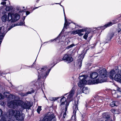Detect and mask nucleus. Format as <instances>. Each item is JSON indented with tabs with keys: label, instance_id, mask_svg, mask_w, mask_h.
Here are the masks:
<instances>
[{
	"label": "nucleus",
	"instance_id": "nucleus-9",
	"mask_svg": "<svg viewBox=\"0 0 121 121\" xmlns=\"http://www.w3.org/2000/svg\"><path fill=\"white\" fill-rule=\"evenodd\" d=\"M18 100H11L8 104V106L10 108H17L19 106L18 103Z\"/></svg>",
	"mask_w": 121,
	"mask_h": 121
},
{
	"label": "nucleus",
	"instance_id": "nucleus-30",
	"mask_svg": "<svg viewBox=\"0 0 121 121\" xmlns=\"http://www.w3.org/2000/svg\"><path fill=\"white\" fill-rule=\"evenodd\" d=\"M41 109V106H39L37 109V111L39 113L40 112Z\"/></svg>",
	"mask_w": 121,
	"mask_h": 121
},
{
	"label": "nucleus",
	"instance_id": "nucleus-10",
	"mask_svg": "<svg viewBox=\"0 0 121 121\" xmlns=\"http://www.w3.org/2000/svg\"><path fill=\"white\" fill-rule=\"evenodd\" d=\"M63 60H65L68 63H70L72 61L73 59L70 56L67 54H65L62 58Z\"/></svg>",
	"mask_w": 121,
	"mask_h": 121
},
{
	"label": "nucleus",
	"instance_id": "nucleus-25",
	"mask_svg": "<svg viewBox=\"0 0 121 121\" xmlns=\"http://www.w3.org/2000/svg\"><path fill=\"white\" fill-rule=\"evenodd\" d=\"M12 9V6H7L5 8V10L6 11H9L11 10Z\"/></svg>",
	"mask_w": 121,
	"mask_h": 121
},
{
	"label": "nucleus",
	"instance_id": "nucleus-34",
	"mask_svg": "<svg viewBox=\"0 0 121 121\" xmlns=\"http://www.w3.org/2000/svg\"><path fill=\"white\" fill-rule=\"evenodd\" d=\"M72 33L74 35H75L77 34H78V30H77L75 31H73Z\"/></svg>",
	"mask_w": 121,
	"mask_h": 121
},
{
	"label": "nucleus",
	"instance_id": "nucleus-51",
	"mask_svg": "<svg viewBox=\"0 0 121 121\" xmlns=\"http://www.w3.org/2000/svg\"><path fill=\"white\" fill-rule=\"evenodd\" d=\"M35 62L32 65L35 64Z\"/></svg>",
	"mask_w": 121,
	"mask_h": 121
},
{
	"label": "nucleus",
	"instance_id": "nucleus-29",
	"mask_svg": "<svg viewBox=\"0 0 121 121\" xmlns=\"http://www.w3.org/2000/svg\"><path fill=\"white\" fill-rule=\"evenodd\" d=\"M65 112H64V113L63 114V119L62 120L63 121H64V119L65 118V116L66 115V112L67 111V110L66 111H65Z\"/></svg>",
	"mask_w": 121,
	"mask_h": 121
},
{
	"label": "nucleus",
	"instance_id": "nucleus-49",
	"mask_svg": "<svg viewBox=\"0 0 121 121\" xmlns=\"http://www.w3.org/2000/svg\"><path fill=\"white\" fill-rule=\"evenodd\" d=\"M81 57V56H79V58H80Z\"/></svg>",
	"mask_w": 121,
	"mask_h": 121
},
{
	"label": "nucleus",
	"instance_id": "nucleus-50",
	"mask_svg": "<svg viewBox=\"0 0 121 121\" xmlns=\"http://www.w3.org/2000/svg\"><path fill=\"white\" fill-rule=\"evenodd\" d=\"M111 111H112V109H111Z\"/></svg>",
	"mask_w": 121,
	"mask_h": 121
},
{
	"label": "nucleus",
	"instance_id": "nucleus-22",
	"mask_svg": "<svg viewBox=\"0 0 121 121\" xmlns=\"http://www.w3.org/2000/svg\"><path fill=\"white\" fill-rule=\"evenodd\" d=\"M90 32L89 31H87L86 33L83 36V38L85 39L86 40L87 39V38L88 36V35L90 34Z\"/></svg>",
	"mask_w": 121,
	"mask_h": 121
},
{
	"label": "nucleus",
	"instance_id": "nucleus-26",
	"mask_svg": "<svg viewBox=\"0 0 121 121\" xmlns=\"http://www.w3.org/2000/svg\"><path fill=\"white\" fill-rule=\"evenodd\" d=\"M59 98V97H50L49 99L51 101L55 100Z\"/></svg>",
	"mask_w": 121,
	"mask_h": 121
},
{
	"label": "nucleus",
	"instance_id": "nucleus-40",
	"mask_svg": "<svg viewBox=\"0 0 121 121\" xmlns=\"http://www.w3.org/2000/svg\"><path fill=\"white\" fill-rule=\"evenodd\" d=\"M23 23L22 22H21L20 23L19 25L20 26H22L23 25Z\"/></svg>",
	"mask_w": 121,
	"mask_h": 121
},
{
	"label": "nucleus",
	"instance_id": "nucleus-45",
	"mask_svg": "<svg viewBox=\"0 0 121 121\" xmlns=\"http://www.w3.org/2000/svg\"><path fill=\"white\" fill-rule=\"evenodd\" d=\"M114 106H116V105H115V103H114Z\"/></svg>",
	"mask_w": 121,
	"mask_h": 121
},
{
	"label": "nucleus",
	"instance_id": "nucleus-54",
	"mask_svg": "<svg viewBox=\"0 0 121 121\" xmlns=\"http://www.w3.org/2000/svg\"><path fill=\"white\" fill-rule=\"evenodd\" d=\"M37 8H38V7H36V9H37Z\"/></svg>",
	"mask_w": 121,
	"mask_h": 121
},
{
	"label": "nucleus",
	"instance_id": "nucleus-3",
	"mask_svg": "<svg viewBox=\"0 0 121 121\" xmlns=\"http://www.w3.org/2000/svg\"><path fill=\"white\" fill-rule=\"evenodd\" d=\"M75 88L73 87L72 89L69 92V94L68 95L67 100L68 102L66 101V99L64 96H63L61 99L60 101L61 103L60 106L62 107H65V111L67 110V108L69 105V102L71 101L72 99V98L75 93Z\"/></svg>",
	"mask_w": 121,
	"mask_h": 121
},
{
	"label": "nucleus",
	"instance_id": "nucleus-19",
	"mask_svg": "<svg viewBox=\"0 0 121 121\" xmlns=\"http://www.w3.org/2000/svg\"><path fill=\"white\" fill-rule=\"evenodd\" d=\"M89 89L87 87H84L83 89V92L86 94L88 93L89 92Z\"/></svg>",
	"mask_w": 121,
	"mask_h": 121
},
{
	"label": "nucleus",
	"instance_id": "nucleus-16",
	"mask_svg": "<svg viewBox=\"0 0 121 121\" xmlns=\"http://www.w3.org/2000/svg\"><path fill=\"white\" fill-rule=\"evenodd\" d=\"M113 32L109 33V37L107 38L106 39L107 41L106 43H108L113 37Z\"/></svg>",
	"mask_w": 121,
	"mask_h": 121
},
{
	"label": "nucleus",
	"instance_id": "nucleus-38",
	"mask_svg": "<svg viewBox=\"0 0 121 121\" xmlns=\"http://www.w3.org/2000/svg\"><path fill=\"white\" fill-rule=\"evenodd\" d=\"M26 15H28V14H30V13L29 11H27L26 12Z\"/></svg>",
	"mask_w": 121,
	"mask_h": 121
},
{
	"label": "nucleus",
	"instance_id": "nucleus-4",
	"mask_svg": "<svg viewBox=\"0 0 121 121\" xmlns=\"http://www.w3.org/2000/svg\"><path fill=\"white\" fill-rule=\"evenodd\" d=\"M51 69H49L46 66H44L38 71L39 74L38 78H40L42 77L45 79L48 75Z\"/></svg>",
	"mask_w": 121,
	"mask_h": 121
},
{
	"label": "nucleus",
	"instance_id": "nucleus-24",
	"mask_svg": "<svg viewBox=\"0 0 121 121\" xmlns=\"http://www.w3.org/2000/svg\"><path fill=\"white\" fill-rule=\"evenodd\" d=\"M4 96L8 98V96L10 94L7 91H5L4 92Z\"/></svg>",
	"mask_w": 121,
	"mask_h": 121
},
{
	"label": "nucleus",
	"instance_id": "nucleus-43",
	"mask_svg": "<svg viewBox=\"0 0 121 121\" xmlns=\"http://www.w3.org/2000/svg\"><path fill=\"white\" fill-rule=\"evenodd\" d=\"M5 13V12H2V13H3V14H4V13Z\"/></svg>",
	"mask_w": 121,
	"mask_h": 121
},
{
	"label": "nucleus",
	"instance_id": "nucleus-14",
	"mask_svg": "<svg viewBox=\"0 0 121 121\" xmlns=\"http://www.w3.org/2000/svg\"><path fill=\"white\" fill-rule=\"evenodd\" d=\"M88 77L86 76H85L84 75L80 76L79 77V79L80 80V81H87V82H90L91 81L88 80H87V79Z\"/></svg>",
	"mask_w": 121,
	"mask_h": 121
},
{
	"label": "nucleus",
	"instance_id": "nucleus-23",
	"mask_svg": "<svg viewBox=\"0 0 121 121\" xmlns=\"http://www.w3.org/2000/svg\"><path fill=\"white\" fill-rule=\"evenodd\" d=\"M15 98V96L14 95L10 94L7 98L9 100L14 99Z\"/></svg>",
	"mask_w": 121,
	"mask_h": 121
},
{
	"label": "nucleus",
	"instance_id": "nucleus-44",
	"mask_svg": "<svg viewBox=\"0 0 121 121\" xmlns=\"http://www.w3.org/2000/svg\"><path fill=\"white\" fill-rule=\"evenodd\" d=\"M84 56H83V57H82V60H82V59H83V58H84Z\"/></svg>",
	"mask_w": 121,
	"mask_h": 121
},
{
	"label": "nucleus",
	"instance_id": "nucleus-27",
	"mask_svg": "<svg viewBox=\"0 0 121 121\" xmlns=\"http://www.w3.org/2000/svg\"><path fill=\"white\" fill-rule=\"evenodd\" d=\"M69 39H70L69 38H68L65 39V45H67L68 44V43L70 42Z\"/></svg>",
	"mask_w": 121,
	"mask_h": 121
},
{
	"label": "nucleus",
	"instance_id": "nucleus-32",
	"mask_svg": "<svg viewBox=\"0 0 121 121\" xmlns=\"http://www.w3.org/2000/svg\"><path fill=\"white\" fill-rule=\"evenodd\" d=\"M16 25L15 24H13L11 26H10V27L8 29V30H9L11 28L16 26Z\"/></svg>",
	"mask_w": 121,
	"mask_h": 121
},
{
	"label": "nucleus",
	"instance_id": "nucleus-13",
	"mask_svg": "<svg viewBox=\"0 0 121 121\" xmlns=\"http://www.w3.org/2000/svg\"><path fill=\"white\" fill-rule=\"evenodd\" d=\"M113 24V23L112 22H108L107 24H105L104 26H101L100 27V28H101L102 30H104L107 27L112 26Z\"/></svg>",
	"mask_w": 121,
	"mask_h": 121
},
{
	"label": "nucleus",
	"instance_id": "nucleus-53",
	"mask_svg": "<svg viewBox=\"0 0 121 121\" xmlns=\"http://www.w3.org/2000/svg\"><path fill=\"white\" fill-rule=\"evenodd\" d=\"M114 91H116L115 90H114Z\"/></svg>",
	"mask_w": 121,
	"mask_h": 121
},
{
	"label": "nucleus",
	"instance_id": "nucleus-42",
	"mask_svg": "<svg viewBox=\"0 0 121 121\" xmlns=\"http://www.w3.org/2000/svg\"><path fill=\"white\" fill-rule=\"evenodd\" d=\"M31 92L30 91L28 92L27 93V94H31Z\"/></svg>",
	"mask_w": 121,
	"mask_h": 121
},
{
	"label": "nucleus",
	"instance_id": "nucleus-56",
	"mask_svg": "<svg viewBox=\"0 0 121 121\" xmlns=\"http://www.w3.org/2000/svg\"><path fill=\"white\" fill-rule=\"evenodd\" d=\"M115 95H116L115 93Z\"/></svg>",
	"mask_w": 121,
	"mask_h": 121
},
{
	"label": "nucleus",
	"instance_id": "nucleus-7",
	"mask_svg": "<svg viewBox=\"0 0 121 121\" xmlns=\"http://www.w3.org/2000/svg\"><path fill=\"white\" fill-rule=\"evenodd\" d=\"M18 104L19 106H21L22 109H29L31 106H30L29 102L23 103L22 101L19 100L18 101Z\"/></svg>",
	"mask_w": 121,
	"mask_h": 121
},
{
	"label": "nucleus",
	"instance_id": "nucleus-21",
	"mask_svg": "<svg viewBox=\"0 0 121 121\" xmlns=\"http://www.w3.org/2000/svg\"><path fill=\"white\" fill-rule=\"evenodd\" d=\"M61 34H62L61 33L59 35L56 39H54L51 40H49V42H53V41H54V40H57V39H58L59 40V41H61L60 40V36L61 35Z\"/></svg>",
	"mask_w": 121,
	"mask_h": 121
},
{
	"label": "nucleus",
	"instance_id": "nucleus-46",
	"mask_svg": "<svg viewBox=\"0 0 121 121\" xmlns=\"http://www.w3.org/2000/svg\"><path fill=\"white\" fill-rule=\"evenodd\" d=\"M67 94H65L64 95V96H65V95H66Z\"/></svg>",
	"mask_w": 121,
	"mask_h": 121
},
{
	"label": "nucleus",
	"instance_id": "nucleus-15",
	"mask_svg": "<svg viewBox=\"0 0 121 121\" xmlns=\"http://www.w3.org/2000/svg\"><path fill=\"white\" fill-rule=\"evenodd\" d=\"M87 82V81H80L78 83V86L80 87H82L84 86V84L86 83Z\"/></svg>",
	"mask_w": 121,
	"mask_h": 121
},
{
	"label": "nucleus",
	"instance_id": "nucleus-41",
	"mask_svg": "<svg viewBox=\"0 0 121 121\" xmlns=\"http://www.w3.org/2000/svg\"><path fill=\"white\" fill-rule=\"evenodd\" d=\"M25 17H24L23 18H22V19H23V21H24V20H25Z\"/></svg>",
	"mask_w": 121,
	"mask_h": 121
},
{
	"label": "nucleus",
	"instance_id": "nucleus-8",
	"mask_svg": "<svg viewBox=\"0 0 121 121\" xmlns=\"http://www.w3.org/2000/svg\"><path fill=\"white\" fill-rule=\"evenodd\" d=\"M44 121H56L55 117L53 113H51L50 114L45 116L43 119Z\"/></svg>",
	"mask_w": 121,
	"mask_h": 121
},
{
	"label": "nucleus",
	"instance_id": "nucleus-52",
	"mask_svg": "<svg viewBox=\"0 0 121 121\" xmlns=\"http://www.w3.org/2000/svg\"><path fill=\"white\" fill-rule=\"evenodd\" d=\"M60 5V6H61L62 7H63L62 5Z\"/></svg>",
	"mask_w": 121,
	"mask_h": 121
},
{
	"label": "nucleus",
	"instance_id": "nucleus-11",
	"mask_svg": "<svg viewBox=\"0 0 121 121\" xmlns=\"http://www.w3.org/2000/svg\"><path fill=\"white\" fill-rule=\"evenodd\" d=\"M63 11H64V16L65 17V23L64 24V26L63 28V29H64L65 28H66V27L69 24L71 23V21L70 20L69 21V22H68L67 20L66 19V17L65 16V13L64 11V8H63Z\"/></svg>",
	"mask_w": 121,
	"mask_h": 121
},
{
	"label": "nucleus",
	"instance_id": "nucleus-37",
	"mask_svg": "<svg viewBox=\"0 0 121 121\" xmlns=\"http://www.w3.org/2000/svg\"><path fill=\"white\" fill-rule=\"evenodd\" d=\"M6 2L5 1H3L1 2V4L2 5H5L6 4Z\"/></svg>",
	"mask_w": 121,
	"mask_h": 121
},
{
	"label": "nucleus",
	"instance_id": "nucleus-48",
	"mask_svg": "<svg viewBox=\"0 0 121 121\" xmlns=\"http://www.w3.org/2000/svg\"><path fill=\"white\" fill-rule=\"evenodd\" d=\"M79 66L80 67H81V65H80Z\"/></svg>",
	"mask_w": 121,
	"mask_h": 121
},
{
	"label": "nucleus",
	"instance_id": "nucleus-6",
	"mask_svg": "<svg viewBox=\"0 0 121 121\" xmlns=\"http://www.w3.org/2000/svg\"><path fill=\"white\" fill-rule=\"evenodd\" d=\"M117 73L114 77V80L119 82H121V75L119 73V69L117 66L115 67L114 68V74Z\"/></svg>",
	"mask_w": 121,
	"mask_h": 121
},
{
	"label": "nucleus",
	"instance_id": "nucleus-33",
	"mask_svg": "<svg viewBox=\"0 0 121 121\" xmlns=\"http://www.w3.org/2000/svg\"><path fill=\"white\" fill-rule=\"evenodd\" d=\"M104 118H105L106 120H108L109 119V117L108 115H106L105 117H104Z\"/></svg>",
	"mask_w": 121,
	"mask_h": 121
},
{
	"label": "nucleus",
	"instance_id": "nucleus-39",
	"mask_svg": "<svg viewBox=\"0 0 121 121\" xmlns=\"http://www.w3.org/2000/svg\"><path fill=\"white\" fill-rule=\"evenodd\" d=\"M110 105L112 107H113V102L110 104Z\"/></svg>",
	"mask_w": 121,
	"mask_h": 121
},
{
	"label": "nucleus",
	"instance_id": "nucleus-31",
	"mask_svg": "<svg viewBox=\"0 0 121 121\" xmlns=\"http://www.w3.org/2000/svg\"><path fill=\"white\" fill-rule=\"evenodd\" d=\"M114 114H118L120 113L117 110H115V109H114Z\"/></svg>",
	"mask_w": 121,
	"mask_h": 121
},
{
	"label": "nucleus",
	"instance_id": "nucleus-47",
	"mask_svg": "<svg viewBox=\"0 0 121 121\" xmlns=\"http://www.w3.org/2000/svg\"><path fill=\"white\" fill-rule=\"evenodd\" d=\"M104 121H108V120H105Z\"/></svg>",
	"mask_w": 121,
	"mask_h": 121
},
{
	"label": "nucleus",
	"instance_id": "nucleus-12",
	"mask_svg": "<svg viewBox=\"0 0 121 121\" xmlns=\"http://www.w3.org/2000/svg\"><path fill=\"white\" fill-rule=\"evenodd\" d=\"M73 115L72 116V118L73 119H75L76 115L75 114L76 113V111L78 110V105L77 104L74 105L73 107Z\"/></svg>",
	"mask_w": 121,
	"mask_h": 121
},
{
	"label": "nucleus",
	"instance_id": "nucleus-35",
	"mask_svg": "<svg viewBox=\"0 0 121 121\" xmlns=\"http://www.w3.org/2000/svg\"><path fill=\"white\" fill-rule=\"evenodd\" d=\"M115 87L116 88H117V92H121V91H119V90L120 89V88L118 87H117L116 86H115Z\"/></svg>",
	"mask_w": 121,
	"mask_h": 121
},
{
	"label": "nucleus",
	"instance_id": "nucleus-17",
	"mask_svg": "<svg viewBox=\"0 0 121 121\" xmlns=\"http://www.w3.org/2000/svg\"><path fill=\"white\" fill-rule=\"evenodd\" d=\"M78 34L80 36H82L83 35V34L82 33L86 31V29H81L78 30Z\"/></svg>",
	"mask_w": 121,
	"mask_h": 121
},
{
	"label": "nucleus",
	"instance_id": "nucleus-28",
	"mask_svg": "<svg viewBox=\"0 0 121 121\" xmlns=\"http://www.w3.org/2000/svg\"><path fill=\"white\" fill-rule=\"evenodd\" d=\"M75 44H72L70 45L69 46L67 47H66V49H68L69 48H72L73 47H74L75 46Z\"/></svg>",
	"mask_w": 121,
	"mask_h": 121
},
{
	"label": "nucleus",
	"instance_id": "nucleus-5",
	"mask_svg": "<svg viewBox=\"0 0 121 121\" xmlns=\"http://www.w3.org/2000/svg\"><path fill=\"white\" fill-rule=\"evenodd\" d=\"M9 115H14L17 120H23L24 118L25 115L23 113L21 114L19 111L16 110L14 111L13 110H11L9 113Z\"/></svg>",
	"mask_w": 121,
	"mask_h": 121
},
{
	"label": "nucleus",
	"instance_id": "nucleus-18",
	"mask_svg": "<svg viewBox=\"0 0 121 121\" xmlns=\"http://www.w3.org/2000/svg\"><path fill=\"white\" fill-rule=\"evenodd\" d=\"M113 70H112L111 71L109 72V77L110 78L112 79V81H113Z\"/></svg>",
	"mask_w": 121,
	"mask_h": 121
},
{
	"label": "nucleus",
	"instance_id": "nucleus-2",
	"mask_svg": "<svg viewBox=\"0 0 121 121\" xmlns=\"http://www.w3.org/2000/svg\"><path fill=\"white\" fill-rule=\"evenodd\" d=\"M20 18V16L18 13L14 14L11 12H9L7 15L6 14H4L2 17L1 19L4 22L7 21L9 22H13L19 19Z\"/></svg>",
	"mask_w": 121,
	"mask_h": 121
},
{
	"label": "nucleus",
	"instance_id": "nucleus-36",
	"mask_svg": "<svg viewBox=\"0 0 121 121\" xmlns=\"http://www.w3.org/2000/svg\"><path fill=\"white\" fill-rule=\"evenodd\" d=\"M4 96H3L2 94L0 93V99H3Z\"/></svg>",
	"mask_w": 121,
	"mask_h": 121
},
{
	"label": "nucleus",
	"instance_id": "nucleus-55",
	"mask_svg": "<svg viewBox=\"0 0 121 121\" xmlns=\"http://www.w3.org/2000/svg\"><path fill=\"white\" fill-rule=\"evenodd\" d=\"M36 60H35V62L36 61Z\"/></svg>",
	"mask_w": 121,
	"mask_h": 121
},
{
	"label": "nucleus",
	"instance_id": "nucleus-20",
	"mask_svg": "<svg viewBox=\"0 0 121 121\" xmlns=\"http://www.w3.org/2000/svg\"><path fill=\"white\" fill-rule=\"evenodd\" d=\"M117 31L119 33L121 30V25L120 24H117V27L116 28Z\"/></svg>",
	"mask_w": 121,
	"mask_h": 121
},
{
	"label": "nucleus",
	"instance_id": "nucleus-1",
	"mask_svg": "<svg viewBox=\"0 0 121 121\" xmlns=\"http://www.w3.org/2000/svg\"><path fill=\"white\" fill-rule=\"evenodd\" d=\"M98 74L96 72L91 73L90 78L92 79H95L97 77L96 80L91 81L89 84H97L104 82V78L107 76V72L105 69H104L99 71Z\"/></svg>",
	"mask_w": 121,
	"mask_h": 121
}]
</instances>
